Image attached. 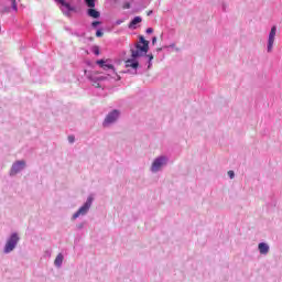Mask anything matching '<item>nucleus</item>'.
Here are the masks:
<instances>
[{"instance_id": "nucleus-1", "label": "nucleus", "mask_w": 282, "mask_h": 282, "mask_svg": "<svg viewBox=\"0 0 282 282\" xmlns=\"http://www.w3.org/2000/svg\"><path fill=\"white\" fill-rule=\"evenodd\" d=\"M131 58L126 61V67H132V69H138L139 63L135 62V58L147 54L149 52V41L144 40V36H140V42L135 44V48H131Z\"/></svg>"}, {"instance_id": "nucleus-2", "label": "nucleus", "mask_w": 282, "mask_h": 282, "mask_svg": "<svg viewBox=\"0 0 282 282\" xmlns=\"http://www.w3.org/2000/svg\"><path fill=\"white\" fill-rule=\"evenodd\" d=\"M94 202L93 197H88L86 203L84 204V206H82L74 215H73V219H78V217H80V215H87L89 208H91V204Z\"/></svg>"}, {"instance_id": "nucleus-3", "label": "nucleus", "mask_w": 282, "mask_h": 282, "mask_svg": "<svg viewBox=\"0 0 282 282\" xmlns=\"http://www.w3.org/2000/svg\"><path fill=\"white\" fill-rule=\"evenodd\" d=\"M18 243H19V235L12 234L4 246L6 254H8L9 252H12V250H14V248H17Z\"/></svg>"}, {"instance_id": "nucleus-4", "label": "nucleus", "mask_w": 282, "mask_h": 282, "mask_svg": "<svg viewBox=\"0 0 282 282\" xmlns=\"http://www.w3.org/2000/svg\"><path fill=\"white\" fill-rule=\"evenodd\" d=\"M59 4L62 6L61 10L65 14V17H70V12H76V8L72 7V4H69L65 0H59Z\"/></svg>"}, {"instance_id": "nucleus-5", "label": "nucleus", "mask_w": 282, "mask_h": 282, "mask_svg": "<svg viewBox=\"0 0 282 282\" xmlns=\"http://www.w3.org/2000/svg\"><path fill=\"white\" fill-rule=\"evenodd\" d=\"M164 164H166V158H164V156L158 158L152 163L151 171L153 173H158V171H160V169H162V166H164Z\"/></svg>"}, {"instance_id": "nucleus-6", "label": "nucleus", "mask_w": 282, "mask_h": 282, "mask_svg": "<svg viewBox=\"0 0 282 282\" xmlns=\"http://www.w3.org/2000/svg\"><path fill=\"white\" fill-rule=\"evenodd\" d=\"M120 116V112L118 110L111 111L104 121V127H107V124H111L118 120Z\"/></svg>"}, {"instance_id": "nucleus-7", "label": "nucleus", "mask_w": 282, "mask_h": 282, "mask_svg": "<svg viewBox=\"0 0 282 282\" xmlns=\"http://www.w3.org/2000/svg\"><path fill=\"white\" fill-rule=\"evenodd\" d=\"M23 169H25V161H17L11 167L10 175H17V173H21Z\"/></svg>"}, {"instance_id": "nucleus-8", "label": "nucleus", "mask_w": 282, "mask_h": 282, "mask_svg": "<svg viewBox=\"0 0 282 282\" xmlns=\"http://www.w3.org/2000/svg\"><path fill=\"white\" fill-rule=\"evenodd\" d=\"M276 36V28L272 26L269 33L268 52H272L274 45V37Z\"/></svg>"}, {"instance_id": "nucleus-9", "label": "nucleus", "mask_w": 282, "mask_h": 282, "mask_svg": "<svg viewBox=\"0 0 282 282\" xmlns=\"http://www.w3.org/2000/svg\"><path fill=\"white\" fill-rule=\"evenodd\" d=\"M87 14L91 19H100V12L98 10L94 9V8H89L87 10Z\"/></svg>"}, {"instance_id": "nucleus-10", "label": "nucleus", "mask_w": 282, "mask_h": 282, "mask_svg": "<svg viewBox=\"0 0 282 282\" xmlns=\"http://www.w3.org/2000/svg\"><path fill=\"white\" fill-rule=\"evenodd\" d=\"M260 254H268L270 252V247L265 242H261L258 246Z\"/></svg>"}, {"instance_id": "nucleus-11", "label": "nucleus", "mask_w": 282, "mask_h": 282, "mask_svg": "<svg viewBox=\"0 0 282 282\" xmlns=\"http://www.w3.org/2000/svg\"><path fill=\"white\" fill-rule=\"evenodd\" d=\"M63 254L62 253H59V254H57V257L55 258V261H54V263H55V265H57V268H61V265H63Z\"/></svg>"}, {"instance_id": "nucleus-12", "label": "nucleus", "mask_w": 282, "mask_h": 282, "mask_svg": "<svg viewBox=\"0 0 282 282\" xmlns=\"http://www.w3.org/2000/svg\"><path fill=\"white\" fill-rule=\"evenodd\" d=\"M138 23H142V18L135 17L129 24V28H133V25H138Z\"/></svg>"}, {"instance_id": "nucleus-13", "label": "nucleus", "mask_w": 282, "mask_h": 282, "mask_svg": "<svg viewBox=\"0 0 282 282\" xmlns=\"http://www.w3.org/2000/svg\"><path fill=\"white\" fill-rule=\"evenodd\" d=\"M87 8H96V0H85Z\"/></svg>"}, {"instance_id": "nucleus-14", "label": "nucleus", "mask_w": 282, "mask_h": 282, "mask_svg": "<svg viewBox=\"0 0 282 282\" xmlns=\"http://www.w3.org/2000/svg\"><path fill=\"white\" fill-rule=\"evenodd\" d=\"M93 52H94V54H96V56L100 55V47L94 46Z\"/></svg>"}, {"instance_id": "nucleus-15", "label": "nucleus", "mask_w": 282, "mask_h": 282, "mask_svg": "<svg viewBox=\"0 0 282 282\" xmlns=\"http://www.w3.org/2000/svg\"><path fill=\"white\" fill-rule=\"evenodd\" d=\"M131 8V3H129V2H126V3H123V6H122V9L123 10H129Z\"/></svg>"}, {"instance_id": "nucleus-16", "label": "nucleus", "mask_w": 282, "mask_h": 282, "mask_svg": "<svg viewBox=\"0 0 282 282\" xmlns=\"http://www.w3.org/2000/svg\"><path fill=\"white\" fill-rule=\"evenodd\" d=\"M104 69H113V65H111V64H104Z\"/></svg>"}, {"instance_id": "nucleus-17", "label": "nucleus", "mask_w": 282, "mask_h": 282, "mask_svg": "<svg viewBox=\"0 0 282 282\" xmlns=\"http://www.w3.org/2000/svg\"><path fill=\"white\" fill-rule=\"evenodd\" d=\"M104 35H105V33L101 30H97V32H96L97 37H100V36H104Z\"/></svg>"}, {"instance_id": "nucleus-18", "label": "nucleus", "mask_w": 282, "mask_h": 282, "mask_svg": "<svg viewBox=\"0 0 282 282\" xmlns=\"http://www.w3.org/2000/svg\"><path fill=\"white\" fill-rule=\"evenodd\" d=\"M228 175L230 180H235V172L234 171H228Z\"/></svg>"}, {"instance_id": "nucleus-19", "label": "nucleus", "mask_w": 282, "mask_h": 282, "mask_svg": "<svg viewBox=\"0 0 282 282\" xmlns=\"http://www.w3.org/2000/svg\"><path fill=\"white\" fill-rule=\"evenodd\" d=\"M97 65H100V67H105V61L104 59L97 61Z\"/></svg>"}, {"instance_id": "nucleus-20", "label": "nucleus", "mask_w": 282, "mask_h": 282, "mask_svg": "<svg viewBox=\"0 0 282 282\" xmlns=\"http://www.w3.org/2000/svg\"><path fill=\"white\" fill-rule=\"evenodd\" d=\"M75 140L74 135L68 137V142H70V144H74Z\"/></svg>"}, {"instance_id": "nucleus-21", "label": "nucleus", "mask_w": 282, "mask_h": 282, "mask_svg": "<svg viewBox=\"0 0 282 282\" xmlns=\"http://www.w3.org/2000/svg\"><path fill=\"white\" fill-rule=\"evenodd\" d=\"M11 6L13 10H17V0H11Z\"/></svg>"}, {"instance_id": "nucleus-22", "label": "nucleus", "mask_w": 282, "mask_h": 282, "mask_svg": "<svg viewBox=\"0 0 282 282\" xmlns=\"http://www.w3.org/2000/svg\"><path fill=\"white\" fill-rule=\"evenodd\" d=\"M97 25H100V21H94V22L91 23V26H93V28H97Z\"/></svg>"}, {"instance_id": "nucleus-23", "label": "nucleus", "mask_w": 282, "mask_h": 282, "mask_svg": "<svg viewBox=\"0 0 282 282\" xmlns=\"http://www.w3.org/2000/svg\"><path fill=\"white\" fill-rule=\"evenodd\" d=\"M147 34H153V29L151 28L147 29Z\"/></svg>"}, {"instance_id": "nucleus-24", "label": "nucleus", "mask_w": 282, "mask_h": 282, "mask_svg": "<svg viewBox=\"0 0 282 282\" xmlns=\"http://www.w3.org/2000/svg\"><path fill=\"white\" fill-rule=\"evenodd\" d=\"M155 43H158V37L152 39V45H155Z\"/></svg>"}, {"instance_id": "nucleus-25", "label": "nucleus", "mask_w": 282, "mask_h": 282, "mask_svg": "<svg viewBox=\"0 0 282 282\" xmlns=\"http://www.w3.org/2000/svg\"><path fill=\"white\" fill-rule=\"evenodd\" d=\"M153 14V11H148V17H151Z\"/></svg>"}, {"instance_id": "nucleus-26", "label": "nucleus", "mask_w": 282, "mask_h": 282, "mask_svg": "<svg viewBox=\"0 0 282 282\" xmlns=\"http://www.w3.org/2000/svg\"><path fill=\"white\" fill-rule=\"evenodd\" d=\"M99 80H105V77H99Z\"/></svg>"}, {"instance_id": "nucleus-27", "label": "nucleus", "mask_w": 282, "mask_h": 282, "mask_svg": "<svg viewBox=\"0 0 282 282\" xmlns=\"http://www.w3.org/2000/svg\"><path fill=\"white\" fill-rule=\"evenodd\" d=\"M57 3H61V0H55Z\"/></svg>"}, {"instance_id": "nucleus-28", "label": "nucleus", "mask_w": 282, "mask_h": 282, "mask_svg": "<svg viewBox=\"0 0 282 282\" xmlns=\"http://www.w3.org/2000/svg\"><path fill=\"white\" fill-rule=\"evenodd\" d=\"M117 23H118V25H120L121 22L119 21V22H117Z\"/></svg>"}, {"instance_id": "nucleus-29", "label": "nucleus", "mask_w": 282, "mask_h": 282, "mask_svg": "<svg viewBox=\"0 0 282 282\" xmlns=\"http://www.w3.org/2000/svg\"><path fill=\"white\" fill-rule=\"evenodd\" d=\"M0 32H1V26H0Z\"/></svg>"}]
</instances>
